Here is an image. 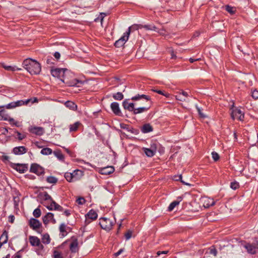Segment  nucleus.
Segmentation results:
<instances>
[{"label": "nucleus", "instance_id": "51", "mask_svg": "<svg viewBox=\"0 0 258 258\" xmlns=\"http://www.w3.org/2000/svg\"><path fill=\"white\" fill-rule=\"evenodd\" d=\"M212 158L214 161H216L219 159V156L218 153L215 152L212 153Z\"/></svg>", "mask_w": 258, "mask_h": 258}, {"label": "nucleus", "instance_id": "50", "mask_svg": "<svg viewBox=\"0 0 258 258\" xmlns=\"http://www.w3.org/2000/svg\"><path fill=\"white\" fill-rule=\"evenodd\" d=\"M76 202L80 205H83L85 202V200L84 198L80 197L77 199Z\"/></svg>", "mask_w": 258, "mask_h": 258}, {"label": "nucleus", "instance_id": "58", "mask_svg": "<svg viewBox=\"0 0 258 258\" xmlns=\"http://www.w3.org/2000/svg\"><path fill=\"white\" fill-rule=\"evenodd\" d=\"M210 253L216 256L217 254V250L215 248H211L210 250Z\"/></svg>", "mask_w": 258, "mask_h": 258}, {"label": "nucleus", "instance_id": "4", "mask_svg": "<svg viewBox=\"0 0 258 258\" xmlns=\"http://www.w3.org/2000/svg\"><path fill=\"white\" fill-rule=\"evenodd\" d=\"M99 225L102 229L109 231L112 227L113 222L109 219L102 217L99 219Z\"/></svg>", "mask_w": 258, "mask_h": 258}, {"label": "nucleus", "instance_id": "33", "mask_svg": "<svg viewBox=\"0 0 258 258\" xmlns=\"http://www.w3.org/2000/svg\"><path fill=\"white\" fill-rule=\"evenodd\" d=\"M81 124V123L79 121H77L73 124H71L70 125V132H74L76 131L79 126Z\"/></svg>", "mask_w": 258, "mask_h": 258}, {"label": "nucleus", "instance_id": "26", "mask_svg": "<svg viewBox=\"0 0 258 258\" xmlns=\"http://www.w3.org/2000/svg\"><path fill=\"white\" fill-rule=\"evenodd\" d=\"M142 99H144L146 100L147 101H148L150 100V97H149V96L146 95L138 94V95L132 97V98H131V99L132 100H140Z\"/></svg>", "mask_w": 258, "mask_h": 258}, {"label": "nucleus", "instance_id": "62", "mask_svg": "<svg viewBox=\"0 0 258 258\" xmlns=\"http://www.w3.org/2000/svg\"><path fill=\"white\" fill-rule=\"evenodd\" d=\"M160 35H164L165 34V30L164 29H160L157 31Z\"/></svg>", "mask_w": 258, "mask_h": 258}, {"label": "nucleus", "instance_id": "3", "mask_svg": "<svg viewBox=\"0 0 258 258\" xmlns=\"http://www.w3.org/2000/svg\"><path fill=\"white\" fill-rule=\"evenodd\" d=\"M30 101V99H27L25 101L20 100L15 102H12L6 105L0 106V108L6 107L7 109H13L16 107L21 106L27 104Z\"/></svg>", "mask_w": 258, "mask_h": 258}, {"label": "nucleus", "instance_id": "57", "mask_svg": "<svg viewBox=\"0 0 258 258\" xmlns=\"http://www.w3.org/2000/svg\"><path fill=\"white\" fill-rule=\"evenodd\" d=\"M252 97L254 99H258V91L254 90L252 92Z\"/></svg>", "mask_w": 258, "mask_h": 258}, {"label": "nucleus", "instance_id": "38", "mask_svg": "<svg viewBox=\"0 0 258 258\" xmlns=\"http://www.w3.org/2000/svg\"><path fill=\"white\" fill-rule=\"evenodd\" d=\"M53 154L59 160H63L64 159V156L60 151H54Z\"/></svg>", "mask_w": 258, "mask_h": 258}, {"label": "nucleus", "instance_id": "64", "mask_svg": "<svg viewBox=\"0 0 258 258\" xmlns=\"http://www.w3.org/2000/svg\"><path fill=\"white\" fill-rule=\"evenodd\" d=\"M199 59H200V58H190L189 61L190 62H194V61H195L196 60H198Z\"/></svg>", "mask_w": 258, "mask_h": 258}, {"label": "nucleus", "instance_id": "27", "mask_svg": "<svg viewBox=\"0 0 258 258\" xmlns=\"http://www.w3.org/2000/svg\"><path fill=\"white\" fill-rule=\"evenodd\" d=\"M120 127L122 129L125 130L128 132H131L135 134H136L135 130L133 128L131 127L130 125L128 124H126L124 123H120Z\"/></svg>", "mask_w": 258, "mask_h": 258}, {"label": "nucleus", "instance_id": "2", "mask_svg": "<svg viewBox=\"0 0 258 258\" xmlns=\"http://www.w3.org/2000/svg\"><path fill=\"white\" fill-rule=\"evenodd\" d=\"M67 71L68 70L66 69L56 68L51 70V74L53 77L57 78L64 83L65 81L63 78L64 77L65 72Z\"/></svg>", "mask_w": 258, "mask_h": 258}, {"label": "nucleus", "instance_id": "35", "mask_svg": "<svg viewBox=\"0 0 258 258\" xmlns=\"http://www.w3.org/2000/svg\"><path fill=\"white\" fill-rule=\"evenodd\" d=\"M50 241L49 235L48 234L43 235L42 237V242L44 244H49Z\"/></svg>", "mask_w": 258, "mask_h": 258}, {"label": "nucleus", "instance_id": "28", "mask_svg": "<svg viewBox=\"0 0 258 258\" xmlns=\"http://www.w3.org/2000/svg\"><path fill=\"white\" fill-rule=\"evenodd\" d=\"M149 109V107H141L134 109L133 113L134 114H137L147 111Z\"/></svg>", "mask_w": 258, "mask_h": 258}, {"label": "nucleus", "instance_id": "54", "mask_svg": "<svg viewBox=\"0 0 258 258\" xmlns=\"http://www.w3.org/2000/svg\"><path fill=\"white\" fill-rule=\"evenodd\" d=\"M66 226L64 223H62L59 226V231L61 233H63L66 231Z\"/></svg>", "mask_w": 258, "mask_h": 258}, {"label": "nucleus", "instance_id": "19", "mask_svg": "<svg viewBox=\"0 0 258 258\" xmlns=\"http://www.w3.org/2000/svg\"><path fill=\"white\" fill-rule=\"evenodd\" d=\"M26 152L27 149L24 146L16 147L13 149V153L16 155H22Z\"/></svg>", "mask_w": 258, "mask_h": 258}, {"label": "nucleus", "instance_id": "41", "mask_svg": "<svg viewBox=\"0 0 258 258\" xmlns=\"http://www.w3.org/2000/svg\"><path fill=\"white\" fill-rule=\"evenodd\" d=\"M64 177L69 182H74L72 174L71 172H66L64 174Z\"/></svg>", "mask_w": 258, "mask_h": 258}, {"label": "nucleus", "instance_id": "16", "mask_svg": "<svg viewBox=\"0 0 258 258\" xmlns=\"http://www.w3.org/2000/svg\"><path fill=\"white\" fill-rule=\"evenodd\" d=\"M122 106L125 109L130 111L133 112L135 109V104L134 103H128L127 99H125L123 101Z\"/></svg>", "mask_w": 258, "mask_h": 258}, {"label": "nucleus", "instance_id": "32", "mask_svg": "<svg viewBox=\"0 0 258 258\" xmlns=\"http://www.w3.org/2000/svg\"><path fill=\"white\" fill-rule=\"evenodd\" d=\"M178 199H180V200L179 201H173L172 202L169 206L168 208V210L169 211H172L174 208L177 206L179 204V202L181 201V197H179Z\"/></svg>", "mask_w": 258, "mask_h": 258}, {"label": "nucleus", "instance_id": "22", "mask_svg": "<svg viewBox=\"0 0 258 258\" xmlns=\"http://www.w3.org/2000/svg\"><path fill=\"white\" fill-rule=\"evenodd\" d=\"M141 131L143 133L146 134L153 131V127L149 124H144L141 128Z\"/></svg>", "mask_w": 258, "mask_h": 258}, {"label": "nucleus", "instance_id": "17", "mask_svg": "<svg viewBox=\"0 0 258 258\" xmlns=\"http://www.w3.org/2000/svg\"><path fill=\"white\" fill-rule=\"evenodd\" d=\"M65 83L69 86L77 87H80V85H82L83 84V82L82 81L77 79H74L72 81H67Z\"/></svg>", "mask_w": 258, "mask_h": 258}, {"label": "nucleus", "instance_id": "8", "mask_svg": "<svg viewBox=\"0 0 258 258\" xmlns=\"http://www.w3.org/2000/svg\"><path fill=\"white\" fill-rule=\"evenodd\" d=\"M46 208L49 210H57L59 211H61L63 210L62 207L57 204L55 201L52 200L50 202V205L45 206Z\"/></svg>", "mask_w": 258, "mask_h": 258}, {"label": "nucleus", "instance_id": "15", "mask_svg": "<svg viewBox=\"0 0 258 258\" xmlns=\"http://www.w3.org/2000/svg\"><path fill=\"white\" fill-rule=\"evenodd\" d=\"M29 240L32 246H39L43 247V245L40 243V239L36 236H30Z\"/></svg>", "mask_w": 258, "mask_h": 258}, {"label": "nucleus", "instance_id": "46", "mask_svg": "<svg viewBox=\"0 0 258 258\" xmlns=\"http://www.w3.org/2000/svg\"><path fill=\"white\" fill-rule=\"evenodd\" d=\"M175 98L176 100L182 102L186 101V98L182 96L181 94H178V95H176Z\"/></svg>", "mask_w": 258, "mask_h": 258}, {"label": "nucleus", "instance_id": "56", "mask_svg": "<svg viewBox=\"0 0 258 258\" xmlns=\"http://www.w3.org/2000/svg\"><path fill=\"white\" fill-rule=\"evenodd\" d=\"M143 55V51L142 49H138L137 51L136 56L138 58H140Z\"/></svg>", "mask_w": 258, "mask_h": 258}, {"label": "nucleus", "instance_id": "63", "mask_svg": "<svg viewBox=\"0 0 258 258\" xmlns=\"http://www.w3.org/2000/svg\"><path fill=\"white\" fill-rule=\"evenodd\" d=\"M5 120H8L10 122H11V123L13 122V123H14V122L15 121L14 118H11L10 117H9L8 118H5Z\"/></svg>", "mask_w": 258, "mask_h": 258}, {"label": "nucleus", "instance_id": "5", "mask_svg": "<svg viewBox=\"0 0 258 258\" xmlns=\"http://www.w3.org/2000/svg\"><path fill=\"white\" fill-rule=\"evenodd\" d=\"M231 109L232 110L231 116L232 119H234L235 118L237 117L240 120H243L244 118V114L240 109L237 108H234L233 104L232 105Z\"/></svg>", "mask_w": 258, "mask_h": 258}, {"label": "nucleus", "instance_id": "43", "mask_svg": "<svg viewBox=\"0 0 258 258\" xmlns=\"http://www.w3.org/2000/svg\"><path fill=\"white\" fill-rule=\"evenodd\" d=\"M33 214L35 217L38 218L41 216V210L38 208H36L34 210Z\"/></svg>", "mask_w": 258, "mask_h": 258}, {"label": "nucleus", "instance_id": "23", "mask_svg": "<svg viewBox=\"0 0 258 258\" xmlns=\"http://www.w3.org/2000/svg\"><path fill=\"white\" fill-rule=\"evenodd\" d=\"M114 169L112 166H107L103 168L101 170V174H109L113 172Z\"/></svg>", "mask_w": 258, "mask_h": 258}, {"label": "nucleus", "instance_id": "37", "mask_svg": "<svg viewBox=\"0 0 258 258\" xmlns=\"http://www.w3.org/2000/svg\"><path fill=\"white\" fill-rule=\"evenodd\" d=\"M139 28V26L138 25H133L132 26L128 27L127 31L125 33L129 36L131 31L133 30H138Z\"/></svg>", "mask_w": 258, "mask_h": 258}, {"label": "nucleus", "instance_id": "11", "mask_svg": "<svg viewBox=\"0 0 258 258\" xmlns=\"http://www.w3.org/2000/svg\"><path fill=\"white\" fill-rule=\"evenodd\" d=\"M54 215L52 213H47L45 216L43 217L42 220L45 225L47 224L51 221L53 223H55L56 221L53 218Z\"/></svg>", "mask_w": 258, "mask_h": 258}, {"label": "nucleus", "instance_id": "10", "mask_svg": "<svg viewBox=\"0 0 258 258\" xmlns=\"http://www.w3.org/2000/svg\"><path fill=\"white\" fill-rule=\"evenodd\" d=\"M29 131L36 135H42L44 133V129L42 127L31 126L29 128Z\"/></svg>", "mask_w": 258, "mask_h": 258}, {"label": "nucleus", "instance_id": "20", "mask_svg": "<svg viewBox=\"0 0 258 258\" xmlns=\"http://www.w3.org/2000/svg\"><path fill=\"white\" fill-rule=\"evenodd\" d=\"M70 248L72 252H76L78 250V242L77 239H73L70 245Z\"/></svg>", "mask_w": 258, "mask_h": 258}, {"label": "nucleus", "instance_id": "25", "mask_svg": "<svg viewBox=\"0 0 258 258\" xmlns=\"http://www.w3.org/2000/svg\"><path fill=\"white\" fill-rule=\"evenodd\" d=\"M86 217L92 220H95L97 218V213L93 210H91L86 215Z\"/></svg>", "mask_w": 258, "mask_h": 258}, {"label": "nucleus", "instance_id": "59", "mask_svg": "<svg viewBox=\"0 0 258 258\" xmlns=\"http://www.w3.org/2000/svg\"><path fill=\"white\" fill-rule=\"evenodd\" d=\"M54 56L57 59H59L60 56V54L58 52H55L54 54Z\"/></svg>", "mask_w": 258, "mask_h": 258}, {"label": "nucleus", "instance_id": "14", "mask_svg": "<svg viewBox=\"0 0 258 258\" xmlns=\"http://www.w3.org/2000/svg\"><path fill=\"white\" fill-rule=\"evenodd\" d=\"M110 107L112 111L115 114L117 115H121V112L119 108V104L117 102H114L111 103Z\"/></svg>", "mask_w": 258, "mask_h": 258}, {"label": "nucleus", "instance_id": "49", "mask_svg": "<svg viewBox=\"0 0 258 258\" xmlns=\"http://www.w3.org/2000/svg\"><path fill=\"white\" fill-rule=\"evenodd\" d=\"M159 144H156V143H153L151 145L150 149L153 151L155 153H156V150L157 149L158 146H159Z\"/></svg>", "mask_w": 258, "mask_h": 258}, {"label": "nucleus", "instance_id": "12", "mask_svg": "<svg viewBox=\"0 0 258 258\" xmlns=\"http://www.w3.org/2000/svg\"><path fill=\"white\" fill-rule=\"evenodd\" d=\"M242 246L247 250L248 253L253 254L256 253V248L254 245L249 243L242 244Z\"/></svg>", "mask_w": 258, "mask_h": 258}, {"label": "nucleus", "instance_id": "55", "mask_svg": "<svg viewBox=\"0 0 258 258\" xmlns=\"http://www.w3.org/2000/svg\"><path fill=\"white\" fill-rule=\"evenodd\" d=\"M16 134H17L18 138L19 140H22L24 138H25L26 136L23 134H21L20 132H17Z\"/></svg>", "mask_w": 258, "mask_h": 258}, {"label": "nucleus", "instance_id": "39", "mask_svg": "<svg viewBox=\"0 0 258 258\" xmlns=\"http://www.w3.org/2000/svg\"><path fill=\"white\" fill-rule=\"evenodd\" d=\"M112 97L115 100H121L123 98V95L121 92H117L113 94Z\"/></svg>", "mask_w": 258, "mask_h": 258}, {"label": "nucleus", "instance_id": "34", "mask_svg": "<svg viewBox=\"0 0 258 258\" xmlns=\"http://www.w3.org/2000/svg\"><path fill=\"white\" fill-rule=\"evenodd\" d=\"M42 200L46 201H51L52 200L50 196H49L46 192H44L40 195Z\"/></svg>", "mask_w": 258, "mask_h": 258}, {"label": "nucleus", "instance_id": "7", "mask_svg": "<svg viewBox=\"0 0 258 258\" xmlns=\"http://www.w3.org/2000/svg\"><path fill=\"white\" fill-rule=\"evenodd\" d=\"M201 201L203 204V206L206 208H208L215 204L214 200L209 197L202 198Z\"/></svg>", "mask_w": 258, "mask_h": 258}, {"label": "nucleus", "instance_id": "1", "mask_svg": "<svg viewBox=\"0 0 258 258\" xmlns=\"http://www.w3.org/2000/svg\"><path fill=\"white\" fill-rule=\"evenodd\" d=\"M22 65L24 68L32 75L39 74L41 70L40 64L35 59L31 58L25 59Z\"/></svg>", "mask_w": 258, "mask_h": 258}, {"label": "nucleus", "instance_id": "40", "mask_svg": "<svg viewBox=\"0 0 258 258\" xmlns=\"http://www.w3.org/2000/svg\"><path fill=\"white\" fill-rule=\"evenodd\" d=\"M173 180L175 181H180L183 184L187 185H190V184L188 183L185 182L182 180V175L180 174L179 175H175L173 177Z\"/></svg>", "mask_w": 258, "mask_h": 258}, {"label": "nucleus", "instance_id": "60", "mask_svg": "<svg viewBox=\"0 0 258 258\" xmlns=\"http://www.w3.org/2000/svg\"><path fill=\"white\" fill-rule=\"evenodd\" d=\"M123 249H120L117 252L114 253V255L115 256H118L119 255H120L123 252Z\"/></svg>", "mask_w": 258, "mask_h": 258}, {"label": "nucleus", "instance_id": "42", "mask_svg": "<svg viewBox=\"0 0 258 258\" xmlns=\"http://www.w3.org/2000/svg\"><path fill=\"white\" fill-rule=\"evenodd\" d=\"M46 181L50 183H56L57 182V179L54 176H48L46 178Z\"/></svg>", "mask_w": 258, "mask_h": 258}, {"label": "nucleus", "instance_id": "52", "mask_svg": "<svg viewBox=\"0 0 258 258\" xmlns=\"http://www.w3.org/2000/svg\"><path fill=\"white\" fill-rule=\"evenodd\" d=\"M132 231L130 230H128L127 232L125 234V235H124L126 240L130 239L132 237Z\"/></svg>", "mask_w": 258, "mask_h": 258}, {"label": "nucleus", "instance_id": "24", "mask_svg": "<svg viewBox=\"0 0 258 258\" xmlns=\"http://www.w3.org/2000/svg\"><path fill=\"white\" fill-rule=\"evenodd\" d=\"M64 105L67 108L72 110H76L77 108V105L74 102L71 101H66Z\"/></svg>", "mask_w": 258, "mask_h": 258}, {"label": "nucleus", "instance_id": "30", "mask_svg": "<svg viewBox=\"0 0 258 258\" xmlns=\"http://www.w3.org/2000/svg\"><path fill=\"white\" fill-rule=\"evenodd\" d=\"M143 150L147 156L152 157L155 154V153L150 148H143Z\"/></svg>", "mask_w": 258, "mask_h": 258}, {"label": "nucleus", "instance_id": "61", "mask_svg": "<svg viewBox=\"0 0 258 258\" xmlns=\"http://www.w3.org/2000/svg\"><path fill=\"white\" fill-rule=\"evenodd\" d=\"M179 94H181L182 96H184L185 98H186L188 96L187 93L184 91H182V92L181 93H179Z\"/></svg>", "mask_w": 258, "mask_h": 258}, {"label": "nucleus", "instance_id": "31", "mask_svg": "<svg viewBox=\"0 0 258 258\" xmlns=\"http://www.w3.org/2000/svg\"><path fill=\"white\" fill-rule=\"evenodd\" d=\"M8 235L7 233H4L0 237V247L6 243L8 241Z\"/></svg>", "mask_w": 258, "mask_h": 258}, {"label": "nucleus", "instance_id": "44", "mask_svg": "<svg viewBox=\"0 0 258 258\" xmlns=\"http://www.w3.org/2000/svg\"><path fill=\"white\" fill-rule=\"evenodd\" d=\"M239 183L236 181H233L230 183V187L234 190L237 189L239 187Z\"/></svg>", "mask_w": 258, "mask_h": 258}, {"label": "nucleus", "instance_id": "48", "mask_svg": "<svg viewBox=\"0 0 258 258\" xmlns=\"http://www.w3.org/2000/svg\"><path fill=\"white\" fill-rule=\"evenodd\" d=\"M226 10L231 14H234L235 12V9L233 7H230L229 6H226Z\"/></svg>", "mask_w": 258, "mask_h": 258}, {"label": "nucleus", "instance_id": "13", "mask_svg": "<svg viewBox=\"0 0 258 258\" xmlns=\"http://www.w3.org/2000/svg\"><path fill=\"white\" fill-rule=\"evenodd\" d=\"M29 225L33 229L36 230L41 226V223L38 220L31 218L29 220Z\"/></svg>", "mask_w": 258, "mask_h": 258}, {"label": "nucleus", "instance_id": "45", "mask_svg": "<svg viewBox=\"0 0 258 258\" xmlns=\"http://www.w3.org/2000/svg\"><path fill=\"white\" fill-rule=\"evenodd\" d=\"M153 92H156L159 94H161V95H162L164 96H165L166 97H169V96H170V94H168V93H164L163 91H161V90H157V89H152V90Z\"/></svg>", "mask_w": 258, "mask_h": 258}, {"label": "nucleus", "instance_id": "9", "mask_svg": "<svg viewBox=\"0 0 258 258\" xmlns=\"http://www.w3.org/2000/svg\"><path fill=\"white\" fill-rule=\"evenodd\" d=\"M129 36L124 33L123 35L118 40H117L114 45L116 47H120L123 46L126 41L128 40Z\"/></svg>", "mask_w": 258, "mask_h": 258}, {"label": "nucleus", "instance_id": "6", "mask_svg": "<svg viewBox=\"0 0 258 258\" xmlns=\"http://www.w3.org/2000/svg\"><path fill=\"white\" fill-rule=\"evenodd\" d=\"M30 172L34 173L37 175H41L44 173V169L39 165L36 163H33L31 166Z\"/></svg>", "mask_w": 258, "mask_h": 258}, {"label": "nucleus", "instance_id": "29", "mask_svg": "<svg viewBox=\"0 0 258 258\" xmlns=\"http://www.w3.org/2000/svg\"><path fill=\"white\" fill-rule=\"evenodd\" d=\"M3 67L6 70L9 71L14 72L16 71H20L21 69L17 67L16 66H7L5 64L3 65Z\"/></svg>", "mask_w": 258, "mask_h": 258}, {"label": "nucleus", "instance_id": "18", "mask_svg": "<svg viewBox=\"0 0 258 258\" xmlns=\"http://www.w3.org/2000/svg\"><path fill=\"white\" fill-rule=\"evenodd\" d=\"M13 168L21 173H25L27 169V167L24 164H16Z\"/></svg>", "mask_w": 258, "mask_h": 258}, {"label": "nucleus", "instance_id": "21", "mask_svg": "<svg viewBox=\"0 0 258 258\" xmlns=\"http://www.w3.org/2000/svg\"><path fill=\"white\" fill-rule=\"evenodd\" d=\"M74 181L80 179L83 176V172L80 170H75L72 172Z\"/></svg>", "mask_w": 258, "mask_h": 258}, {"label": "nucleus", "instance_id": "36", "mask_svg": "<svg viewBox=\"0 0 258 258\" xmlns=\"http://www.w3.org/2000/svg\"><path fill=\"white\" fill-rule=\"evenodd\" d=\"M40 153L42 155H48L51 154L52 153V150L50 148H45L42 149L41 150Z\"/></svg>", "mask_w": 258, "mask_h": 258}, {"label": "nucleus", "instance_id": "47", "mask_svg": "<svg viewBox=\"0 0 258 258\" xmlns=\"http://www.w3.org/2000/svg\"><path fill=\"white\" fill-rule=\"evenodd\" d=\"M53 258H63L60 252L57 250L53 251Z\"/></svg>", "mask_w": 258, "mask_h": 258}, {"label": "nucleus", "instance_id": "53", "mask_svg": "<svg viewBox=\"0 0 258 258\" xmlns=\"http://www.w3.org/2000/svg\"><path fill=\"white\" fill-rule=\"evenodd\" d=\"M144 28L148 30H154L155 31H156L157 29V28L155 26L152 25H145L144 26Z\"/></svg>", "mask_w": 258, "mask_h": 258}]
</instances>
